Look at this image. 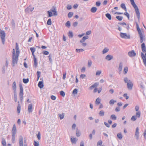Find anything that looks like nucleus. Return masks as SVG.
Masks as SVG:
<instances>
[{"label":"nucleus","instance_id":"1","mask_svg":"<svg viewBox=\"0 0 146 146\" xmlns=\"http://www.w3.org/2000/svg\"><path fill=\"white\" fill-rule=\"evenodd\" d=\"M130 2L134 8L136 15L138 19V21H139L140 19V13L138 8L137 5L134 2V0H130Z\"/></svg>","mask_w":146,"mask_h":146},{"label":"nucleus","instance_id":"2","mask_svg":"<svg viewBox=\"0 0 146 146\" xmlns=\"http://www.w3.org/2000/svg\"><path fill=\"white\" fill-rule=\"evenodd\" d=\"M17 132V129L15 124L13 125V128L11 130L12 134V143H14L15 141V136Z\"/></svg>","mask_w":146,"mask_h":146},{"label":"nucleus","instance_id":"3","mask_svg":"<svg viewBox=\"0 0 146 146\" xmlns=\"http://www.w3.org/2000/svg\"><path fill=\"white\" fill-rule=\"evenodd\" d=\"M18 57L15 56V50L14 49H13V56H12V63L13 66H14L15 64L17 62Z\"/></svg>","mask_w":146,"mask_h":146},{"label":"nucleus","instance_id":"4","mask_svg":"<svg viewBox=\"0 0 146 146\" xmlns=\"http://www.w3.org/2000/svg\"><path fill=\"white\" fill-rule=\"evenodd\" d=\"M0 37L1 39L3 44H4L5 41V33L4 31H0Z\"/></svg>","mask_w":146,"mask_h":146},{"label":"nucleus","instance_id":"5","mask_svg":"<svg viewBox=\"0 0 146 146\" xmlns=\"http://www.w3.org/2000/svg\"><path fill=\"white\" fill-rule=\"evenodd\" d=\"M19 87H20V93H19V96L20 100L21 102H22L23 99V89L22 86L21 84L19 85Z\"/></svg>","mask_w":146,"mask_h":146},{"label":"nucleus","instance_id":"6","mask_svg":"<svg viewBox=\"0 0 146 146\" xmlns=\"http://www.w3.org/2000/svg\"><path fill=\"white\" fill-rule=\"evenodd\" d=\"M120 36L121 38L125 39H129L130 38V36L128 35H127L126 33H120Z\"/></svg>","mask_w":146,"mask_h":146},{"label":"nucleus","instance_id":"7","mask_svg":"<svg viewBox=\"0 0 146 146\" xmlns=\"http://www.w3.org/2000/svg\"><path fill=\"white\" fill-rule=\"evenodd\" d=\"M141 55L144 65L146 67V50L145 55L143 52L141 53Z\"/></svg>","mask_w":146,"mask_h":146},{"label":"nucleus","instance_id":"8","mask_svg":"<svg viewBox=\"0 0 146 146\" xmlns=\"http://www.w3.org/2000/svg\"><path fill=\"white\" fill-rule=\"evenodd\" d=\"M133 86V84L131 81H129L127 83V87L129 90L132 89Z\"/></svg>","mask_w":146,"mask_h":146},{"label":"nucleus","instance_id":"9","mask_svg":"<svg viewBox=\"0 0 146 146\" xmlns=\"http://www.w3.org/2000/svg\"><path fill=\"white\" fill-rule=\"evenodd\" d=\"M34 8L29 7L25 9V11L27 13H29L32 12L34 10Z\"/></svg>","mask_w":146,"mask_h":146},{"label":"nucleus","instance_id":"10","mask_svg":"<svg viewBox=\"0 0 146 146\" xmlns=\"http://www.w3.org/2000/svg\"><path fill=\"white\" fill-rule=\"evenodd\" d=\"M50 11H51L53 13V15L54 16L57 15V13L56 11V7L53 6Z\"/></svg>","mask_w":146,"mask_h":146},{"label":"nucleus","instance_id":"11","mask_svg":"<svg viewBox=\"0 0 146 146\" xmlns=\"http://www.w3.org/2000/svg\"><path fill=\"white\" fill-rule=\"evenodd\" d=\"M136 53L133 50L130 51L128 52V55L129 56L131 57H132L135 56L136 55Z\"/></svg>","mask_w":146,"mask_h":146},{"label":"nucleus","instance_id":"12","mask_svg":"<svg viewBox=\"0 0 146 146\" xmlns=\"http://www.w3.org/2000/svg\"><path fill=\"white\" fill-rule=\"evenodd\" d=\"M19 146H23V138L21 135L19 136Z\"/></svg>","mask_w":146,"mask_h":146},{"label":"nucleus","instance_id":"13","mask_svg":"<svg viewBox=\"0 0 146 146\" xmlns=\"http://www.w3.org/2000/svg\"><path fill=\"white\" fill-rule=\"evenodd\" d=\"M139 129L138 127H137L136 129L135 132V135L136 137V139L137 140H138L139 139Z\"/></svg>","mask_w":146,"mask_h":146},{"label":"nucleus","instance_id":"14","mask_svg":"<svg viewBox=\"0 0 146 146\" xmlns=\"http://www.w3.org/2000/svg\"><path fill=\"white\" fill-rule=\"evenodd\" d=\"M28 111L29 113H32L33 111V105L32 104H29L28 106Z\"/></svg>","mask_w":146,"mask_h":146},{"label":"nucleus","instance_id":"15","mask_svg":"<svg viewBox=\"0 0 146 146\" xmlns=\"http://www.w3.org/2000/svg\"><path fill=\"white\" fill-rule=\"evenodd\" d=\"M113 58V56L108 54L105 57V59L108 61H110Z\"/></svg>","mask_w":146,"mask_h":146},{"label":"nucleus","instance_id":"16","mask_svg":"<svg viewBox=\"0 0 146 146\" xmlns=\"http://www.w3.org/2000/svg\"><path fill=\"white\" fill-rule=\"evenodd\" d=\"M12 88L14 91V92H16V85L15 81L14 82L13 84Z\"/></svg>","mask_w":146,"mask_h":146},{"label":"nucleus","instance_id":"17","mask_svg":"<svg viewBox=\"0 0 146 146\" xmlns=\"http://www.w3.org/2000/svg\"><path fill=\"white\" fill-rule=\"evenodd\" d=\"M89 37L88 36H84L82 39L80 41L81 43H82L84 42L86 39H88Z\"/></svg>","mask_w":146,"mask_h":146},{"label":"nucleus","instance_id":"18","mask_svg":"<svg viewBox=\"0 0 146 146\" xmlns=\"http://www.w3.org/2000/svg\"><path fill=\"white\" fill-rule=\"evenodd\" d=\"M98 85V83L97 82L95 83L93 85L91 86L90 87V89L91 90L93 88H96Z\"/></svg>","mask_w":146,"mask_h":146},{"label":"nucleus","instance_id":"19","mask_svg":"<svg viewBox=\"0 0 146 146\" xmlns=\"http://www.w3.org/2000/svg\"><path fill=\"white\" fill-rule=\"evenodd\" d=\"M38 86L40 88H42L44 87L43 82L42 81H40L38 84Z\"/></svg>","mask_w":146,"mask_h":146},{"label":"nucleus","instance_id":"20","mask_svg":"<svg viewBox=\"0 0 146 146\" xmlns=\"http://www.w3.org/2000/svg\"><path fill=\"white\" fill-rule=\"evenodd\" d=\"M34 66L36 68L38 65V62L36 58H34Z\"/></svg>","mask_w":146,"mask_h":146},{"label":"nucleus","instance_id":"21","mask_svg":"<svg viewBox=\"0 0 146 146\" xmlns=\"http://www.w3.org/2000/svg\"><path fill=\"white\" fill-rule=\"evenodd\" d=\"M123 67V63L122 62H120L119 67L118 68V70L119 71L121 72L122 71Z\"/></svg>","mask_w":146,"mask_h":146},{"label":"nucleus","instance_id":"22","mask_svg":"<svg viewBox=\"0 0 146 146\" xmlns=\"http://www.w3.org/2000/svg\"><path fill=\"white\" fill-rule=\"evenodd\" d=\"M141 48L142 51L144 52L145 51L146 48L145 45V43H143L141 44Z\"/></svg>","mask_w":146,"mask_h":146},{"label":"nucleus","instance_id":"23","mask_svg":"<svg viewBox=\"0 0 146 146\" xmlns=\"http://www.w3.org/2000/svg\"><path fill=\"white\" fill-rule=\"evenodd\" d=\"M97 9V8L96 7H93L91 9L90 11L93 13H95L96 12Z\"/></svg>","mask_w":146,"mask_h":146},{"label":"nucleus","instance_id":"24","mask_svg":"<svg viewBox=\"0 0 146 146\" xmlns=\"http://www.w3.org/2000/svg\"><path fill=\"white\" fill-rule=\"evenodd\" d=\"M121 7L123 9H124L125 11H126L127 9H126V7L125 6V4H124V3L121 4Z\"/></svg>","mask_w":146,"mask_h":146},{"label":"nucleus","instance_id":"25","mask_svg":"<svg viewBox=\"0 0 146 146\" xmlns=\"http://www.w3.org/2000/svg\"><path fill=\"white\" fill-rule=\"evenodd\" d=\"M105 16L109 20H111V16L110 14L107 13L106 14Z\"/></svg>","mask_w":146,"mask_h":146},{"label":"nucleus","instance_id":"26","mask_svg":"<svg viewBox=\"0 0 146 146\" xmlns=\"http://www.w3.org/2000/svg\"><path fill=\"white\" fill-rule=\"evenodd\" d=\"M116 102V100H114L113 99L111 100L109 102V103L110 105H113L114 103Z\"/></svg>","mask_w":146,"mask_h":146},{"label":"nucleus","instance_id":"27","mask_svg":"<svg viewBox=\"0 0 146 146\" xmlns=\"http://www.w3.org/2000/svg\"><path fill=\"white\" fill-rule=\"evenodd\" d=\"M117 137L118 139L121 140L122 139L123 136L121 133H119L117 134Z\"/></svg>","mask_w":146,"mask_h":146},{"label":"nucleus","instance_id":"28","mask_svg":"<svg viewBox=\"0 0 146 146\" xmlns=\"http://www.w3.org/2000/svg\"><path fill=\"white\" fill-rule=\"evenodd\" d=\"M47 13L48 14V17H50L53 16L52 12L50 10L47 11Z\"/></svg>","mask_w":146,"mask_h":146},{"label":"nucleus","instance_id":"29","mask_svg":"<svg viewBox=\"0 0 146 146\" xmlns=\"http://www.w3.org/2000/svg\"><path fill=\"white\" fill-rule=\"evenodd\" d=\"M58 115L60 119H62L64 117V113H62V114H59Z\"/></svg>","mask_w":146,"mask_h":146},{"label":"nucleus","instance_id":"30","mask_svg":"<svg viewBox=\"0 0 146 146\" xmlns=\"http://www.w3.org/2000/svg\"><path fill=\"white\" fill-rule=\"evenodd\" d=\"M21 110V106L20 104H19L18 105L17 107V111L18 113H19L20 112Z\"/></svg>","mask_w":146,"mask_h":146},{"label":"nucleus","instance_id":"31","mask_svg":"<svg viewBox=\"0 0 146 146\" xmlns=\"http://www.w3.org/2000/svg\"><path fill=\"white\" fill-rule=\"evenodd\" d=\"M141 115V112L140 111L137 112L136 114V117H137L139 118Z\"/></svg>","mask_w":146,"mask_h":146},{"label":"nucleus","instance_id":"32","mask_svg":"<svg viewBox=\"0 0 146 146\" xmlns=\"http://www.w3.org/2000/svg\"><path fill=\"white\" fill-rule=\"evenodd\" d=\"M104 112L103 110L100 111L99 113V115L101 116H103L104 115Z\"/></svg>","mask_w":146,"mask_h":146},{"label":"nucleus","instance_id":"33","mask_svg":"<svg viewBox=\"0 0 146 146\" xmlns=\"http://www.w3.org/2000/svg\"><path fill=\"white\" fill-rule=\"evenodd\" d=\"M111 118L113 120H116L117 119L116 116L114 115L113 114L110 116Z\"/></svg>","mask_w":146,"mask_h":146},{"label":"nucleus","instance_id":"34","mask_svg":"<svg viewBox=\"0 0 146 146\" xmlns=\"http://www.w3.org/2000/svg\"><path fill=\"white\" fill-rule=\"evenodd\" d=\"M71 142L72 143H76L77 141L76 138H71Z\"/></svg>","mask_w":146,"mask_h":146},{"label":"nucleus","instance_id":"35","mask_svg":"<svg viewBox=\"0 0 146 146\" xmlns=\"http://www.w3.org/2000/svg\"><path fill=\"white\" fill-rule=\"evenodd\" d=\"M128 68L127 66L124 67L123 70V72L124 74H126L128 72Z\"/></svg>","mask_w":146,"mask_h":146},{"label":"nucleus","instance_id":"36","mask_svg":"<svg viewBox=\"0 0 146 146\" xmlns=\"http://www.w3.org/2000/svg\"><path fill=\"white\" fill-rule=\"evenodd\" d=\"M68 35L69 37L72 38L73 36V34L72 31H69L68 34Z\"/></svg>","mask_w":146,"mask_h":146},{"label":"nucleus","instance_id":"37","mask_svg":"<svg viewBox=\"0 0 146 146\" xmlns=\"http://www.w3.org/2000/svg\"><path fill=\"white\" fill-rule=\"evenodd\" d=\"M123 80L125 83H127L129 81H131L130 80H129L127 77L124 78Z\"/></svg>","mask_w":146,"mask_h":146},{"label":"nucleus","instance_id":"38","mask_svg":"<svg viewBox=\"0 0 146 146\" xmlns=\"http://www.w3.org/2000/svg\"><path fill=\"white\" fill-rule=\"evenodd\" d=\"M1 143L3 146H6V143L5 139H2Z\"/></svg>","mask_w":146,"mask_h":146},{"label":"nucleus","instance_id":"39","mask_svg":"<svg viewBox=\"0 0 146 146\" xmlns=\"http://www.w3.org/2000/svg\"><path fill=\"white\" fill-rule=\"evenodd\" d=\"M100 102V100L99 98H98L96 101V104H99Z\"/></svg>","mask_w":146,"mask_h":146},{"label":"nucleus","instance_id":"40","mask_svg":"<svg viewBox=\"0 0 146 146\" xmlns=\"http://www.w3.org/2000/svg\"><path fill=\"white\" fill-rule=\"evenodd\" d=\"M23 82L25 84H27L28 82L29 81V79L28 78L25 79L23 78Z\"/></svg>","mask_w":146,"mask_h":146},{"label":"nucleus","instance_id":"41","mask_svg":"<svg viewBox=\"0 0 146 146\" xmlns=\"http://www.w3.org/2000/svg\"><path fill=\"white\" fill-rule=\"evenodd\" d=\"M14 97L15 99V102H17V96L16 93V92H14Z\"/></svg>","mask_w":146,"mask_h":146},{"label":"nucleus","instance_id":"42","mask_svg":"<svg viewBox=\"0 0 146 146\" xmlns=\"http://www.w3.org/2000/svg\"><path fill=\"white\" fill-rule=\"evenodd\" d=\"M115 17L119 21H121L123 19V17L120 16H117Z\"/></svg>","mask_w":146,"mask_h":146},{"label":"nucleus","instance_id":"43","mask_svg":"<svg viewBox=\"0 0 146 146\" xmlns=\"http://www.w3.org/2000/svg\"><path fill=\"white\" fill-rule=\"evenodd\" d=\"M73 15V13L72 12H70L68 14V17L69 18H71Z\"/></svg>","mask_w":146,"mask_h":146},{"label":"nucleus","instance_id":"44","mask_svg":"<svg viewBox=\"0 0 146 146\" xmlns=\"http://www.w3.org/2000/svg\"><path fill=\"white\" fill-rule=\"evenodd\" d=\"M47 24L48 25H50L52 24L51 20L50 19H49L47 21Z\"/></svg>","mask_w":146,"mask_h":146},{"label":"nucleus","instance_id":"45","mask_svg":"<svg viewBox=\"0 0 146 146\" xmlns=\"http://www.w3.org/2000/svg\"><path fill=\"white\" fill-rule=\"evenodd\" d=\"M108 50L109 49H108L107 48H104L102 51L103 54H104L106 53L108 51Z\"/></svg>","mask_w":146,"mask_h":146},{"label":"nucleus","instance_id":"46","mask_svg":"<svg viewBox=\"0 0 146 146\" xmlns=\"http://www.w3.org/2000/svg\"><path fill=\"white\" fill-rule=\"evenodd\" d=\"M66 26L68 27H69L70 26V23L69 21H68L65 24Z\"/></svg>","mask_w":146,"mask_h":146},{"label":"nucleus","instance_id":"47","mask_svg":"<svg viewBox=\"0 0 146 146\" xmlns=\"http://www.w3.org/2000/svg\"><path fill=\"white\" fill-rule=\"evenodd\" d=\"M60 95L63 97L65 95V92L63 91H61L60 92Z\"/></svg>","mask_w":146,"mask_h":146},{"label":"nucleus","instance_id":"48","mask_svg":"<svg viewBox=\"0 0 146 146\" xmlns=\"http://www.w3.org/2000/svg\"><path fill=\"white\" fill-rule=\"evenodd\" d=\"M41 74V72L40 71H37V80H38L40 77V75Z\"/></svg>","mask_w":146,"mask_h":146},{"label":"nucleus","instance_id":"49","mask_svg":"<svg viewBox=\"0 0 146 146\" xmlns=\"http://www.w3.org/2000/svg\"><path fill=\"white\" fill-rule=\"evenodd\" d=\"M76 134L77 137H79L80 135V133L79 131L77 130L76 131Z\"/></svg>","mask_w":146,"mask_h":146},{"label":"nucleus","instance_id":"50","mask_svg":"<svg viewBox=\"0 0 146 146\" xmlns=\"http://www.w3.org/2000/svg\"><path fill=\"white\" fill-rule=\"evenodd\" d=\"M76 51L77 52L79 53L81 52H83L84 51V50L83 49H76Z\"/></svg>","mask_w":146,"mask_h":146},{"label":"nucleus","instance_id":"51","mask_svg":"<svg viewBox=\"0 0 146 146\" xmlns=\"http://www.w3.org/2000/svg\"><path fill=\"white\" fill-rule=\"evenodd\" d=\"M140 42L141 43H142L143 41V38L144 36V35L140 36Z\"/></svg>","mask_w":146,"mask_h":146},{"label":"nucleus","instance_id":"52","mask_svg":"<svg viewBox=\"0 0 146 146\" xmlns=\"http://www.w3.org/2000/svg\"><path fill=\"white\" fill-rule=\"evenodd\" d=\"M102 143V141L101 140L99 141L97 144V146H100V145H101Z\"/></svg>","mask_w":146,"mask_h":146},{"label":"nucleus","instance_id":"53","mask_svg":"<svg viewBox=\"0 0 146 146\" xmlns=\"http://www.w3.org/2000/svg\"><path fill=\"white\" fill-rule=\"evenodd\" d=\"M137 119L136 117L135 116H133L131 118V120L134 121H135Z\"/></svg>","mask_w":146,"mask_h":146},{"label":"nucleus","instance_id":"54","mask_svg":"<svg viewBox=\"0 0 146 146\" xmlns=\"http://www.w3.org/2000/svg\"><path fill=\"white\" fill-rule=\"evenodd\" d=\"M92 64V61L91 60H88V66L89 67H90Z\"/></svg>","mask_w":146,"mask_h":146},{"label":"nucleus","instance_id":"55","mask_svg":"<svg viewBox=\"0 0 146 146\" xmlns=\"http://www.w3.org/2000/svg\"><path fill=\"white\" fill-rule=\"evenodd\" d=\"M102 72L100 70L97 71L96 73V76H99L101 74Z\"/></svg>","mask_w":146,"mask_h":146},{"label":"nucleus","instance_id":"56","mask_svg":"<svg viewBox=\"0 0 146 146\" xmlns=\"http://www.w3.org/2000/svg\"><path fill=\"white\" fill-rule=\"evenodd\" d=\"M30 49L32 52H35L36 50L35 48L34 47L30 48Z\"/></svg>","mask_w":146,"mask_h":146},{"label":"nucleus","instance_id":"57","mask_svg":"<svg viewBox=\"0 0 146 146\" xmlns=\"http://www.w3.org/2000/svg\"><path fill=\"white\" fill-rule=\"evenodd\" d=\"M37 137L38 139V140H40V132H38V134L37 135Z\"/></svg>","mask_w":146,"mask_h":146},{"label":"nucleus","instance_id":"58","mask_svg":"<svg viewBox=\"0 0 146 146\" xmlns=\"http://www.w3.org/2000/svg\"><path fill=\"white\" fill-rule=\"evenodd\" d=\"M19 50H16V53L15 54V56L17 57H19Z\"/></svg>","mask_w":146,"mask_h":146},{"label":"nucleus","instance_id":"59","mask_svg":"<svg viewBox=\"0 0 146 146\" xmlns=\"http://www.w3.org/2000/svg\"><path fill=\"white\" fill-rule=\"evenodd\" d=\"M34 145L35 146H39L38 142L34 141Z\"/></svg>","mask_w":146,"mask_h":146},{"label":"nucleus","instance_id":"60","mask_svg":"<svg viewBox=\"0 0 146 146\" xmlns=\"http://www.w3.org/2000/svg\"><path fill=\"white\" fill-rule=\"evenodd\" d=\"M77 93V90L76 89H74L73 91V94H76Z\"/></svg>","mask_w":146,"mask_h":146},{"label":"nucleus","instance_id":"61","mask_svg":"<svg viewBox=\"0 0 146 146\" xmlns=\"http://www.w3.org/2000/svg\"><path fill=\"white\" fill-rule=\"evenodd\" d=\"M123 96L125 97L126 100H127L129 98V96L127 95V94L126 93L123 94Z\"/></svg>","mask_w":146,"mask_h":146},{"label":"nucleus","instance_id":"62","mask_svg":"<svg viewBox=\"0 0 146 146\" xmlns=\"http://www.w3.org/2000/svg\"><path fill=\"white\" fill-rule=\"evenodd\" d=\"M124 14L127 17L128 19H129V15L127 12H125Z\"/></svg>","mask_w":146,"mask_h":146},{"label":"nucleus","instance_id":"63","mask_svg":"<svg viewBox=\"0 0 146 146\" xmlns=\"http://www.w3.org/2000/svg\"><path fill=\"white\" fill-rule=\"evenodd\" d=\"M72 8V6L69 5H67L66 7V8L68 10H70V9Z\"/></svg>","mask_w":146,"mask_h":146},{"label":"nucleus","instance_id":"64","mask_svg":"<svg viewBox=\"0 0 146 146\" xmlns=\"http://www.w3.org/2000/svg\"><path fill=\"white\" fill-rule=\"evenodd\" d=\"M101 5V3L100 1H97L96 3V5L97 6L99 7Z\"/></svg>","mask_w":146,"mask_h":146}]
</instances>
